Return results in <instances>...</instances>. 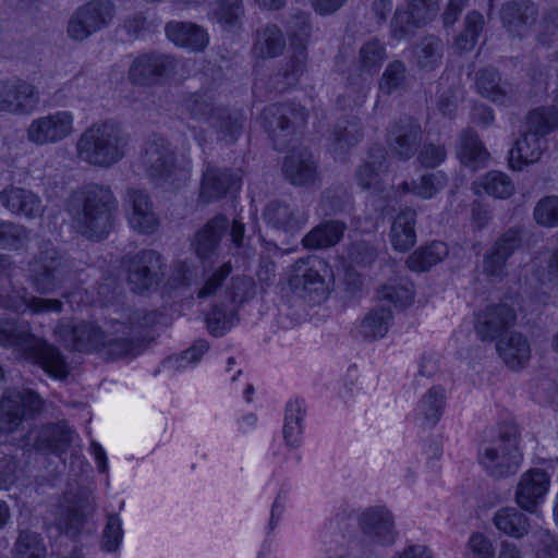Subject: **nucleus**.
Returning <instances> with one entry per match:
<instances>
[{"mask_svg":"<svg viewBox=\"0 0 558 558\" xmlns=\"http://www.w3.org/2000/svg\"><path fill=\"white\" fill-rule=\"evenodd\" d=\"M72 230L90 241H101L113 227L118 201L108 185L87 183L73 191L65 202Z\"/></svg>","mask_w":558,"mask_h":558,"instance_id":"nucleus-1","label":"nucleus"},{"mask_svg":"<svg viewBox=\"0 0 558 558\" xmlns=\"http://www.w3.org/2000/svg\"><path fill=\"white\" fill-rule=\"evenodd\" d=\"M130 146V134L112 119L97 121L78 136L75 150L77 158L93 167L108 169L120 162Z\"/></svg>","mask_w":558,"mask_h":558,"instance_id":"nucleus-2","label":"nucleus"},{"mask_svg":"<svg viewBox=\"0 0 558 558\" xmlns=\"http://www.w3.org/2000/svg\"><path fill=\"white\" fill-rule=\"evenodd\" d=\"M0 347L12 349L56 378L62 379L69 375V367L60 351L36 337L27 322L0 319Z\"/></svg>","mask_w":558,"mask_h":558,"instance_id":"nucleus-3","label":"nucleus"},{"mask_svg":"<svg viewBox=\"0 0 558 558\" xmlns=\"http://www.w3.org/2000/svg\"><path fill=\"white\" fill-rule=\"evenodd\" d=\"M478 462L495 478L517 474L522 462L517 428L505 425L496 438L482 444L478 448Z\"/></svg>","mask_w":558,"mask_h":558,"instance_id":"nucleus-4","label":"nucleus"},{"mask_svg":"<svg viewBox=\"0 0 558 558\" xmlns=\"http://www.w3.org/2000/svg\"><path fill=\"white\" fill-rule=\"evenodd\" d=\"M73 277L71 262L53 246H46L29 263V282L40 294H50Z\"/></svg>","mask_w":558,"mask_h":558,"instance_id":"nucleus-5","label":"nucleus"},{"mask_svg":"<svg viewBox=\"0 0 558 558\" xmlns=\"http://www.w3.org/2000/svg\"><path fill=\"white\" fill-rule=\"evenodd\" d=\"M245 226L241 221H232L223 214H218L198 229L192 240V247L202 260L209 259L219 248L221 240L229 234V240L234 248L244 244Z\"/></svg>","mask_w":558,"mask_h":558,"instance_id":"nucleus-6","label":"nucleus"},{"mask_svg":"<svg viewBox=\"0 0 558 558\" xmlns=\"http://www.w3.org/2000/svg\"><path fill=\"white\" fill-rule=\"evenodd\" d=\"M44 400L33 390H8L0 401V435L19 432L24 422L41 412Z\"/></svg>","mask_w":558,"mask_h":558,"instance_id":"nucleus-7","label":"nucleus"},{"mask_svg":"<svg viewBox=\"0 0 558 558\" xmlns=\"http://www.w3.org/2000/svg\"><path fill=\"white\" fill-rule=\"evenodd\" d=\"M306 119L305 108L294 104H272L262 112L263 126L279 150L288 146L290 136Z\"/></svg>","mask_w":558,"mask_h":558,"instance_id":"nucleus-8","label":"nucleus"},{"mask_svg":"<svg viewBox=\"0 0 558 558\" xmlns=\"http://www.w3.org/2000/svg\"><path fill=\"white\" fill-rule=\"evenodd\" d=\"M328 274V265L322 258H300L290 267L288 283L294 292L307 294L313 302L319 303L327 298Z\"/></svg>","mask_w":558,"mask_h":558,"instance_id":"nucleus-9","label":"nucleus"},{"mask_svg":"<svg viewBox=\"0 0 558 558\" xmlns=\"http://www.w3.org/2000/svg\"><path fill=\"white\" fill-rule=\"evenodd\" d=\"M116 14L110 0H92L76 9L68 22V35L75 41H83L108 26Z\"/></svg>","mask_w":558,"mask_h":558,"instance_id":"nucleus-10","label":"nucleus"},{"mask_svg":"<svg viewBox=\"0 0 558 558\" xmlns=\"http://www.w3.org/2000/svg\"><path fill=\"white\" fill-rule=\"evenodd\" d=\"M310 14L306 12H296L288 23V32L290 33L293 53L290 57L287 66L276 75V78L282 77L284 87L294 85L306 64V41L311 34Z\"/></svg>","mask_w":558,"mask_h":558,"instance_id":"nucleus-11","label":"nucleus"},{"mask_svg":"<svg viewBox=\"0 0 558 558\" xmlns=\"http://www.w3.org/2000/svg\"><path fill=\"white\" fill-rule=\"evenodd\" d=\"M39 102V90L32 83L19 77L0 80V112L28 116Z\"/></svg>","mask_w":558,"mask_h":558,"instance_id":"nucleus-12","label":"nucleus"},{"mask_svg":"<svg viewBox=\"0 0 558 558\" xmlns=\"http://www.w3.org/2000/svg\"><path fill=\"white\" fill-rule=\"evenodd\" d=\"M74 132V116L60 110L34 119L26 129V138L37 146L57 144Z\"/></svg>","mask_w":558,"mask_h":558,"instance_id":"nucleus-13","label":"nucleus"},{"mask_svg":"<svg viewBox=\"0 0 558 558\" xmlns=\"http://www.w3.org/2000/svg\"><path fill=\"white\" fill-rule=\"evenodd\" d=\"M143 165L153 180H169L184 175L185 169L179 167L171 144L160 135H153L145 145Z\"/></svg>","mask_w":558,"mask_h":558,"instance_id":"nucleus-14","label":"nucleus"},{"mask_svg":"<svg viewBox=\"0 0 558 558\" xmlns=\"http://www.w3.org/2000/svg\"><path fill=\"white\" fill-rule=\"evenodd\" d=\"M94 510V499L87 490L66 492L63 501L58 507L56 517L59 532L70 537L77 536L84 526L86 517Z\"/></svg>","mask_w":558,"mask_h":558,"instance_id":"nucleus-15","label":"nucleus"},{"mask_svg":"<svg viewBox=\"0 0 558 558\" xmlns=\"http://www.w3.org/2000/svg\"><path fill=\"white\" fill-rule=\"evenodd\" d=\"M162 279L161 256L154 250H143L132 256L128 266V283L135 293L158 287Z\"/></svg>","mask_w":558,"mask_h":558,"instance_id":"nucleus-16","label":"nucleus"},{"mask_svg":"<svg viewBox=\"0 0 558 558\" xmlns=\"http://www.w3.org/2000/svg\"><path fill=\"white\" fill-rule=\"evenodd\" d=\"M175 59L168 54L148 52L137 56L128 72L130 82L140 86H151L174 74Z\"/></svg>","mask_w":558,"mask_h":558,"instance_id":"nucleus-17","label":"nucleus"},{"mask_svg":"<svg viewBox=\"0 0 558 558\" xmlns=\"http://www.w3.org/2000/svg\"><path fill=\"white\" fill-rule=\"evenodd\" d=\"M475 87L482 97L498 106H513L520 97L518 87L512 82L502 80L498 70L493 66L476 72Z\"/></svg>","mask_w":558,"mask_h":558,"instance_id":"nucleus-18","label":"nucleus"},{"mask_svg":"<svg viewBox=\"0 0 558 558\" xmlns=\"http://www.w3.org/2000/svg\"><path fill=\"white\" fill-rule=\"evenodd\" d=\"M132 318L130 325L125 323H116L112 325V331L106 333L104 347L100 353L108 359L118 360L132 357L140 352V327L144 324L134 323Z\"/></svg>","mask_w":558,"mask_h":558,"instance_id":"nucleus-19","label":"nucleus"},{"mask_svg":"<svg viewBox=\"0 0 558 558\" xmlns=\"http://www.w3.org/2000/svg\"><path fill=\"white\" fill-rule=\"evenodd\" d=\"M550 487V475L542 469H531L520 476L514 500L524 511L535 513Z\"/></svg>","mask_w":558,"mask_h":558,"instance_id":"nucleus-20","label":"nucleus"},{"mask_svg":"<svg viewBox=\"0 0 558 558\" xmlns=\"http://www.w3.org/2000/svg\"><path fill=\"white\" fill-rule=\"evenodd\" d=\"M422 138V128L412 118L400 119L387 131L388 147L401 160H409L417 153Z\"/></svg>","mask_w":558,"mask_h":558,"instance_id":"nucleus-21","label":"nucleus"},{"mask_svg":"<svg viewBox=\"0 0 558 558\" xmlns=\"http://www.w3.org/2000/svg\"><path fill=\"white\" fill-rule=\"evenodd\" d=\"M128 220L131 228L143 234H153L159 227V218L153 209L149 195L140 189L126 191Z\"/></svg>","mask_w":558,"mask_h":558,"instance_id":"nucleus-22","label":"nucleus"},{"mask_svg":"<svg viewBox=\"0 0 558 558\" xmlns=\"http://www.w3.org/2000/svg\"><path fill=\"white\" fill-rule=\"evenodd\" d=\"M515 320L513 310L506 304L486 306L475 316V332L482 341H494Z\"/></svg>","mask_w":558,"mask_h":558,"instance_id":"nucleus-23","label":"nucleus"},{"mask_svg":"<svg viewBox=\"0 0 558 558\" xmlns=\"http://www.w3.org/2000/svg\"><path fill=\"white\" fill-rule=\"evenodd\" d=\"M519 228H510L495 242L485 254L483 269L488 277L501 279L506 275L508 258L521 246Z\"/></svg>","mask_w":558,"mask_h":558,"instance_id":"nucleus-24","label":"nucleus"},{"mask_svg":"<svg viewBox=\"0 0 558 558\" xmlns=\"http://www.w3.org/2000/svg\"><path fill=\"white\" fill-rule=\"evenodd\" d=\"M359 524L371 541L384 546H391L397 538L391 513L385 508H369L359 518Z\"/></svg>","mask_w":558,"mask_h":558,"instance_id":"nucleus-25","label":"nucleus"},{"mask_svg":"<svg viewBox=\"0 0 558 558\" xmlns=\"http://www.w3.org/2000/svg\"><path fill=\"white\" fill-rule=\"evenodd\" d=\"M284 178L295 186H308L318 180L317 163L306 150L294 151L284 158L282 165Z\"/></svg>","mask_w":558,"mask_h":558,"instance_id":"nucleus-26","label":"nucleus"},{"mask_svg":"<svg viewBox=\"0 0 558 558\" xmlns=\"http://www.w3.org/2000/svg\"><path fill=\"white\" fill-rule=\"evenodd\" d=\"M547 149V140L525 129L509 151V166L520 171L524 166L538 161Z\"/></svg>","mask_w":558,"mask_h":558,"instance_id":"nucleus-27","label":"nucleus"},{"mask_svg":"<svg viewBox=\"0 0 558 558\" xmlns=\"http://www.w3.org/2000/svg\"><path fill=\"white\" fill-rule=\"evenodd\" d=\"M0 202L10 213L27 218L41 216L43 202L39 196L29 190L16 186H8L0 193Z\"/></svg>","mask_w":558,"mask_h":558,"instance_id":"nucleus-28","label":"nucleus"},{"mask_svg":"<svg viewBox=\"0 0 558 558\" xmlns=\"http://www.w3.org/2000/svg\"><path fill=\"white\" fill-rule=\"evenodd\" d=\"M264 217L274 228L286 232L299 231L306 222L304 213L296 205L283 201L270 202Z\"/></svg>","mask_w":558,"mask_h":558,"instance_id":"nucleus-29","label":"nucleus"},{"mask_svg":"<svg viewBox=\"0 0 558 558\" xmlns=\"http://www.w3.org/2000/svg\"><path fill=\"white\" fill-rule=\"evenodd\" d=\"M241 179L227 169L207 168L203 174L201 197L211 202L223 197L229 191L239 190Z\"/></svg>","mask_w":558,"mask_h":558,"instance_id":"nucleus-30","label":"nucleus"},{"mask_svg":"<svg viewBox=\"0 0 558 558\" xmlns=\"http://www.w3.org/2000/svg\"><path fill=\"white\" fill-rule=\"evenodd\" d=\"M167 37L177 46L185 47L194 51H202L209 41L207 32L191 22L171 21L166 24Z\"/></svg>","mask_w":558,"mask_h":558,"instance_id":"nucleus-31","label":"nucleus"},{"mask_svg":"<svg viewBox=\"0 0 558 558\" xmlns=\"http://www.w3.org/2000/svg\"><path fill=\"white\" fill-rule=\"evenodd\" d=\"M416 211L412 208L401 210L393 219L389 239L392 247L399 252H408L416 242Z\"/></svg>","mask_w":558,"mask_h":558,"instance_id":"nucleus-32","label":"nucleus"},{"mask_svg":"<svg viewBox=\"0 0 558 558\" xmlns=\"http://www.w3.org/2000/svg\"><path fill=\"white\" fill-rule=\"evenodd\" d=\"M4 306L16 313H25L28 310L34 314L61 312L62 310V303L59 300L32 295L26 288L12 291L7 296Z\"/></svg>","mask_w":558,"mask_h":558,"instance_id":"nucleus-33","label":"nucleus"},{"mask_svg":"<svg viewBox=\"0 0 558 558\" xmlns=\"http://www.w3.org/2000/svg\"><path fill=\"white\" fill-rule=\"evenodd\" d=\"M537 10L529 0H512L506 2L500 10L504 26L513 35H521L523 28L535 20Z\"/></svg>","mask_w":558,"mask_h":558,"instance_id":"nucleus-34","label":"nucleus"},{"mask_svg":"<svg viewBox=\"0 0 558 558\" xmlns=\"http://www.w3.org/2000/svg\"><path fill=\"white\" fill-rule=\"evenodd\" d=\"M496 347L499 356L512 369L524 367L531 357L530 343L519 332H512L508 337L499 339Z\"/></svg>","mask_w":558,"mask_h":558,"instance_id":"nucleus-35","label":"nucleus"},{"mask_svg":"<svg viewBox=\"0 0 558 558\" xmlns=\"http://www.w3.org/2000/svg\"><path fill=\"white\" fill-rule=\"evenodd\" d=\"M245 118L241 111L229 110L225 107L216 109L210 120V128L215 131L217 138L230 145L242 134Z\"/></svg>","mask_w":558,"mask_h":558,"instance_id":"nucleus-36","label":"nucleus"},{"mask_svg":"<svg viewBox=\"0 0 558 558\" xmlns=\"http://www.w3.org/2000/svg\"><path fill=\"white\" fill-rule=\"evenodd\" d=\"M72 430L63 423L44 426L38 432L34 447L44 452H51L60 456L70 447Z\"/></svg>","mask_w":558,"mask_h":558,"instance_id":"nucleus-37","label":"nucleus"},{"mask_svg":"<svg viewBox=\"0 0 558 558\" xmlns=\"http://www.w3.org/2000/svg\"><path fill=\"white\" fill-rule=\"evenodd\" d=\"M347 230L345 222L328 220L312 229L302 240L305 247L317 250L335 246Z\"/></svg>","mask_w":558,"mask_h":558,"instance_id":"nucleus-38","label":"nucleus"},{"mask_svg":"<svg viewBox=\"0 0 558 558\" xmlns=\"http://www.w3.org/2000/svg\"><path fill=\"white\" fill-rule=\"evenodd\" d=\"M181 112L189 118L210 123L216 109H220L215 105L214 97L209 92H196L182 96L180 101Z\"/></svg>","mask_w":558,"mask_h":558,"instance_id":"nucleus-39","label":"nucleus"},{"mask_svg":"<svg viewBox=\"0 0 558 558\" xmlns=\"http://www.w3.org/2000/svg\"><path fill=\"white\" fill-rule=\"evenodd\" d=\"M286 48V37L275 24H267L256 31L253 53L258 58H275Z\"/></svg>","mask_w":558,"mask_h":558,"instance_id":"nucleus-40","label":"nucleus"},{"mask_svg":"<svg viewBox=\"0 0 558 558\" xmlns=\"http://www.w3.org/2000/svg\"><path fill=\"white\" fill-rule=\"evenodd\" d=\"M496 529L511 537L522 538L529 533V518L514 507H502L494 514Z\"/></svg>","mask_w":558,"mask_h":558,"instance_id":"nucleus-41","label":"nucleus"},{"mask_svg":"<svg viewBox=\"0 0 558 558\" xmlns=\"http://www.w3.org/2000/svg\"><path fill=\"white\" fill-rule=\"evenodd\" d=\"M447 182L448 178L446 173L437 171L422 175L420 181H403L398 185V191H401L402 193H412L415 196L428 199L441 191L447 185Z\"/></svg>","mask_w":558,"mask_h":558,"instance_id":"nucleus-42","label":"nucleus"},{"mask_svg":"<svg viewBox=\"0 0 558 558\" xmlns=\"http://www.w3.org/2000/svg\"><path fill=\"white\" fill-rule=\"evenodd\" d=\"M458 156L462 163L475 169L485 162L488 153L476 132L465 130L460 135Z\"/></svg>","mask_w":558,"mask_h":558,"instance_id":"nucleus-43","label":"nucleus"},{"mask_svg":"<svg viewBox=\"0 0 558 558\" xmlns=\"http://www.w3.org/2000/svg\"><path fill=\"white\" fill-rule=\"evenodd\" d=\"M448 255V246L441 241H434L414 251L407 259L411 270L425 271L440 263Z\"/></svg>","mask_w":558,"mask_h":558,"instance_id":"nucleus-44","label":"nucleus"},{"mask_svg":"<svg viewBox=\"0 0 558 558\" xmlns=\"http://www.w3.org/2000/svg\"><path fill=\"white\" fill-rule=\"evenodd\" d=\"M476 194L482 191L495 198H509L514 193V184L511 179L501 171H489L474 183Z\"/></svg>","mask_w":558,"mask_h":558,"instance_id":"nucleus-45","label":"nucleus"},{"mask_svg":"<svg viewBox=\"0 0 558 558\" xmlns=\"http://www.w3.org/2000/svg\"><path fill=\"white\" fill-rule=\"evenodd\" d=\"M306 408L304 401L300 399L291 400L286 407V416L283 425V438L288 446L298 447L302 435V421L305 416Z\"/></svg>","mask_w":558,"mask_h":558,"instance_id":"nucleus-46","label":"nucleus"},{"mask_svg":"<svg viewBox=\"0 0 558 558\" xmlns=\"http://www.w3.org/2000/svg\"><path fill=\"white\" fill-rule=\"evenodd\" d=\"M106 333L94 324L80 323L72 329L73 347L81 352H100L105 343Z\"/></svg>","mask_w":558,"mask_h":558,"instance_id":"nucleus-47","label":"nucleus"},{"mask_svg":"<svg viewBox=\"0 0 558 558\" xmlns=\"http://www.w3.org/2000/svg\"><path fill=\"white\" fill-rule=\"evenodd\" d=\"M525 129L546 138L558 129V109L555 106L538 107L529 112Z\"/></svg>","mask_w":558,"mask_h":558,"instance_id":"nucleus-48","label":"nucleus"},{"mask_svg":"<svg viewBox=\"0 0 558 558\" xmlns=\"http://www.w3.org/2000/svg\"><path fill=\"white\" fill-rule=\"evenodd\" d=\"M209 14L223 29H235L241 25L244 15L243 2L242 0H218Z\"/></svg>","mask_w":558,"mask_h":558,"instance_id":"nucleus-49","label":"nucleus"},{"mask_svg":"<svg viewBox=\"0 0 558 558\" xmlns=\"http://www.w3.org/2000/svg\"><path fill=\"white\" fill-rule=\"evenodd\" d=\"M392 313L390 308L383 305L373 308L362 320L360 333L365 339L383 338L390 326Z\"/></svg>","mask_w":558,"mask_h":558,"instance_id":"nucleus-50","label":"nucleus"},{"mask_svg":"<svg viewBox=\"0 0 558 558\" xmlns=\"http://www.w3.org/2000/svg\"><path fill=\"white\" fill-rule=\"evenodd\" d=\"M445 408V389L440 386L432 387L420 400L417 414L424 424L434 426L440 418Z\"/></svg>","mask_w":558,"mask_h":558,"instance_id":"nucleus-51","label":"nucleus"},{"mask_svg":"<svg viewBox=\"0 0 558 558\" xmlns=\"http://www.w3.org/2000/svg\"><path fill=\"white\" fill-rule=\"evenodd\" d=\"M238 320V310L232 305L214 304L206 315L207 328L215 337L225 335Z\"/></svg>","mask_w":558,"mask_h":558,"instance_id":"nucleus-52","label":"nucleus"},{"mask_svg":"<svg viewBox=\"0 0 558 558\" xmlns=\"http://www.w3.org/2000/svg\"><path fill=\"white\" fill-rule=\"evenodd\" d=\"M369 90V80L364 75L351 76L345 86L344 93L337 98V105L341 109H353L361 107Z\"/></svg>","mask_w":558,"mask_h":558,"instance_id":"nucleus-53","label":"nucleus"},{"mask_svg":"<svg viewBox=\"0 0 558 558\" xmlns=\"http://www.w3.org/2000/svg\"><path fill=\"white\" fill-rule=\"evenodd\" d=\"M442 43L435 36H426L414 48L416 64L421 69L433 70L441 59Z\"/></svg>","mask_w":558,"mask_h":558,"instance_id":"nucleus-54","label":"nucleus"},{"mask_svg":"<svg viewBox=\"0 0 558 558\" xmlns=\"http://www.w3.org/2000/svg\"><path fill=\"white\" fill-rule=\"evenodd\" d=\"M14 558H46L43 537L36 532L21 531L13 548Z\"/></svg>","mask_w":558,"mask_h":558,"instance_id":"nucleus-55","label":"nucleus"},{"mask_svg":"<svg viewBox=\"0 0 558 558\" xmlns=\"http://www.w3.org/2000/svg\"><path fill=\"white\" fill-rule=\"evenodd\" d=\"M385 59L386 49L379 40L373 39L365 43L360 49V65L363 72L361 75L366 74L369 80L379 70Z\"/></svg>","mask_w":558,"mask_h":558,"instance_id":"nucleus-56","label":"nucleus"},{"mask_svg":"<svg viewBox=\"0 0 558 558\" xmlns=\"http://www.w3.org/2000/svg\"><path fill=\"white\" fill-rule=\"evenodd\" d=\"M407 87V66L402 61L393 60L386 66L380 81L379 90L386 95L400 92Z\"/></svg>","mask_w":558,"mask_h":558,"instance_id":"nucleus-57","label":"nucleus"},{"mask_svg":"<svg viewBox=\"0 0 558 558\" xmlns=\"http://www.w3.org/2000/svg\"><path fill=\"white\" fill-rule=\"evenodd\" d=\"M335 150L343 151L356 145L363 137L361 122L357 119L347 121L344 124H338L333 132Z\"/></svg>","mask_w":558,"mask_h":558,"instance_id":"nucleus-58","label":"nucleus"},{"mask_svg":"<svg viewBox=\"0 0 558 558\" xmlns=\"http://www.w3.org/2000/svg\"><path fill=\"white\" fill-rule=\"evenodd\" d=\"M325 215L350 213L353 207V198L345 189L326 191L320 201Z\"/></svg>","mask_w":558,"mask_h":558,"instance_id":"nucleus-59","label":"nucleus"},{"mask_svg":"<svg viewBox=\"0 0 558 558\" xmlns=\"http://www.w3.org/2000/svg\"><path fill=\"white\" fill-rule=\"evenodd\" d=\"M533 217L541 227H558V195H548L541 198L534 207Z\"/></svg>","mask_w":558,"mask_h":558,"instance_id":"nucleus-60","label":"nucleus"},{"mask_svg":"<svg viewBox=\"0 0 558 558\" xmlns=\"http://www.w3.org/2000/svg\"><path fill=\"white\" fill-rule=\"evenodd\" d=\"M227 291L230 305L239 310L243 303L254 298L255 282L250 277L236 276L232 278Z\"/></svg>","mask_w":558,"mask_h":558,"instance_id":"nucleus-61","label":"nucleus"},{"mask_svg":"<svg viewBox=\"0 0 558 558\" xmlns=\"http://www.w3.org/2000/svg\"><path fill=\"white\" fill-rule=\"evenodd\" d=\"M29 239L28 230L21 225L0 220V247L19 248Z\"/></svg>","mask_w":558,"mask_h":558,"instance_id":"nucleus-62","label":"nucleus"},{"mask_svg":"<svg viewBox=\"0 0 558 558\" xmlns=\"http://www.w3.org/2000/svg\"><path fill=\"white\" fill-rule=\"evenodd\" d=\"M378 298L380 301H387L395 306L405 307L409 306L414 299L413 287L409 282L386 284L378 292Z\"/></svg>","mask_w":558,"mask_h":558,"instance_id":"nucleus-63","label":"nucleus"},{"mask_svg":"<svg viewBox=\"0 0 558 558\" xmlns=\"http://www.w3.org/2000/svg\"><path fill=\"white\" fill-rule=\"evenodd\" d=\"M123 538L122 522L118 514L110 513L101 535V549L108 553L116 551Z\"/></svg>","mask_w":558,"mask_h":558,"instance_id":"nucleus-64","label":"nucleus"}]
</instances>
